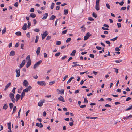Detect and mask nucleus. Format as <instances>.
<instances>
[{"instance_id":"e433bc0d","label":"nucleus","mask_w":132,"mask_h":132,"mask_svg":"<svg viewBox=\"0 0 132 132\" xmlns=\"http://www.w3.org/2000/svg\"><path fill=\"white\" fill-rule=\"evenodd\" d=\"M132 109V105H131L128 107V108L126 109V111H128L129 110Z\"/></svg>"},{"instance_id":"f03ea898","label":"nucleus","mask_w":132,"mask_h":132,"mask_svg":"<svg viewBox=\"0 0 132 132\" xmlns=\"http://www.w3.org/2000/svg\"><path fill=\"white\" fill-rule=\"evenodd\" d=\"M48 34L47 32V31H45L43 33L41 34L42 39V40H43L45 37L47 36Z\"/></svg>"},{"instance_id":"a211bd4d","label":"nucleus","mask_w":132,"mask_h":132,"mask_svg":"<svg viewBox=\"0 0 132 132\" xmlns=\"http://www.w3.org/2000/svg\"><path fill=\"white\" fill-rule=\"evenodd\" d=\"M27 24H24L22 27V29L24 30H26L27 29Z\"/></svg>"},{"instance_id":"412c9836","label":"nucleus","mask_w":132,"mask_h":132,"mask_svg":"<svg viewBox=\"0 0 132 132\" xmlns=\"http://www.w3.org/2000/svg\"><path fill=\"white\" fill-rule=\"evenodd\" d=\"M17 110V108L16 107V106H14L13 110V113L12 114H13V113H15L16 111Z\"/></svg>"},{"instance_id":"39448f33","label":"nucleus","mask_w":132,"mask_h":132,"mask_svg":"<svg viewBox=\"0 0 132 132\" xmlns=\"http://www.w3.org/2000/svg\"><path fill=\"white\" fill-rule=\"evenodd\" d=\"M26 63V61L25 60H24L22 61L20 65V68L23 67Z\"/></svg>"},{"instance_id":"864d4df0","label":"nucleus","mask_w":132,"mask_h":132,"mask_svg":"<svg viewBox=\"0 0 132 132\" xmlns=\"http://www.w3.org/2000/svg\"><path fill=\"white\" fill-rule=\"evenodd\" d=\"M117 24L118 28H119L121 27V24L120 23H117Z\"/></svg>"},{"instance_id":"5701e85b","label":"nucleus","mask_w":132,"mask_h":132,"mask_svg":"<svg viewBox=\"0 0 132 132\" xmlns=\"http://www.w3.org/2000/svg\"><path fill=\"white\" fill-rule=\"evenodd\" d=\"M26 59L27 60V61H31V60L30 59V55H28V56L26 58Z\"/></svg>"},{"instance_id":"7c9ffc66","label":"nucleus","mask_w":132,"mask_h":132,"mask_svg":"<svg viewBox=\"0 0 132 132\" xmlns=\"http://www.w3.org/2000/svg\"><path fill=\"white\" fill-rule=\"evenodd\" d=\"M77 63V62H73V64H74V65H72V67L73 68L74 67H76V66H77V64H76V63Z\"/></svg>"},{"instance_id":"aec40b11","label":"nucleus","mask_w":132,"mask_h":132,"mask_svg":"<svg viewBox=\"0 0 132 132\" xmlns=\"http://www.w3.org/2000/svg\"><path fill=\"white\" fill-rule=\"evenodd\" d=\"M21 97L20 95L18 94H17L16 96V99L17 100L16 101H17Z\"/></svg>"},{"instance_id":"e2e57ef3","label":"nucleus","mask_w":132,"mask_h":132,"mask_svg":"<svg viewBox=\"0 0 132 132\" xmlns=\"http://www.w3.org/2000/svg\"><path fill=\"white\" fill-rule=\"evenodd\" d=\"M114 69L115 70V72H116V73H118V69H117V68H114Z\"/></svg>"},{"instance_id":"2eb2a0df","label":"nucleus","mask_w":132,"mask_h":132,"mask_svg":"<svg viewBox=\"0 0 132 132\" xmlns=\"http://www.w3.org/2000/svg\"><path fill=\"white\" fill-rule=\"evenodd\" d=\"M48 14L47 13H46L44 14V16L42 18V19L44 20L46 19L48 16Z\"/></svg>"},{"instance_id":"f704fd0d","label":"nucleus","mask_w":132,"mask_h":132,"mask_svg":"<svg viewBox=\"0 0 132 132\" xmlns=\"http://www.w3.org/2000/svg\"><path fill=\"white\" fill-rule=\"evenodd\" d=\"M33 30L36 32H39L40 31V30L39 29L35 28L33 29Z\"/></svg>"},{"instance_id":"f3484780","label":"nucleus","mask_w":132,"mask_h":132,"mask_svg":"<svg viewBox=\"0 0 132 132\" xmlns=\"http://www.w3.org/2000/svg\"><path fill=\"white\" fill-rule=\"evenodd\" d=\"M76 52V51L75 50H73L72 52L71 53L70 55L72 56H74L75 55V54Z\"/></svg>"},{"instance_id":"a18cd8bd","label":"nucleus","mask_w":132,"mask_h":132,"mask_svg":"<svg viewBox=\"0 0 132 132\" xmlns=\"http://www.w3.org/2000/svg\"><path fill=\"white\" fill-rule=\"evenodd\" d=\"M89 37L87 36L86 35V36H84V40H87L88 38Z\"/></svg>"},{"instance_id":"ddd939ff","label":"nucleus","mask_w":132,"mask_h":132,"mask_svg":"<svg viewBox=\"0 0 132 132\" xmlns=\"http://www.w3.org/2000/svg\"><path fill=\"white\" fill-rule=\"evenodd\" d=\"M11 85V83L10 82H9L7 85L5 86L4 90H7L8 88Z\"/></svg>"},{"instance_id":"0eeeda50","label":"nucleus","mask_w":132,"mask_h":132,"mask_svg":"<svg viewBox=\"0 0 132 132\" xmlns=\"http://www.w3.org/2000/svg\"><path fill=\"white\" fill-rule=\"evenodd\" d=\"M23 85L26 87H27L28 85V83L26 80H24L23 82Z\"/></svg>"},{"instance_id":"f8f14e48","label":"nucleus","mask_w":132,"mask_h":132,"mask_svg":"<svg viewBox=\"0 0 132 132\" xmlns=\"http://www.w3.org/2000/svg\"><path fill=\"white\" fill-rule=\"evenodd\" d=\"M58 98L59 101H62L63 102H65V100L64 98L62 96H60Z\"/></svg>"},{"instance_id":"79ce46f5","label":"nucleus","mask_w":132,"mask_h":132,"mask_svg":"<svg viewBox=\"0 0 132 132\" xmlns=\"http://www.w3.org/2000/svg\"><path fill=\"white\" fill-rule=\"evenodd\" d=\"M54 3H53L52 4H51V9H53L54 7Z\"/></svg>"},{"instance_id":"20e7f679","label":"nucleus","mask_w":132,"mask_h":132,"mask_svg":"<svg viewBox=\"0 0 132 132\" xmlns=\"http://www.w3.org/2000/svg\"><path fill=\"white\" fill-rule=\"evenodd\" d=\"M32 88V87L30 86H29L28 88H26L24 89L23 90L25 92H27L29 91Z\"/></svg>"},{"instance_id":"09e8293b","label":"nucleus","mask_w":132,"mask_h":132,"mask_svg":"<svg viewBox=\"0 0 132 132\" xmlns=\"http://www.w3.org/2000/svg\"><path fill=\"white\" fill-rule=\"evenodd\" d=\"M18 2H16L14 4V6L16 7H17L18 6Z\"/></svg>"},{"instance_id":"423d86ee","label":"nucleus","mask_w":132,"mask_h":132,"mask_svg":"<svg viewBox=\"0 0 132 132\" xmlns=\"http://www.w3.org/2000/svg\"><path fill=\"white\" fill-rule=\"evenodd\" d=\"M16 77H19L20 75V72L19 69H17L16 70Z\"/></svg>"},{"instance_id":"c03bdc74","label":"nucleus","mask_w":132,"mask_h":132,"mask_svg":"<svg viewBox=\"0 0 132 132\" xmlns=\"http://www.w3.org/2000/svg\"><path fill=\"white\" fill-rule=\"evenodd\" d=\"M92 15L95 18H96L97 17V15L94 12L93 13Z\"/></svg>"},{"instance_id":"393cba45","label":"nucleus","mask_w":132,"mask_h":132,"mask_svg":"<svg viewBox=\"0 0 132 132\" xmlns=\"http://www.w3.org/2000/svg\"><path fill=\"white\" fill-rule=\"evenodd\" d=\"M64 14L66 15H67L68 12V9H65L64 11Z\"/></svg>"},{"instance_id":"13d9d810","label":"nucleus","mask_w":132,"mask_h":132,"mask_svg":"<svg viewBox=\"0 0 132 132\" xmlns=\"http://www.w3.org/2000/svg\"><path fill=\"white\" fill-rule=\"evenodd\" d=\"M105 42L106 44H109V46H110V41H106Z\"/></svg>"},{"instance_id":"7ed1b4c3","label":"nucleus","mask_w":132,"mask_h":132,"mask_svg":"<svg viewBox=\"0 0 132 132\" xmlns=\"http://www.w3.org/2000/svg\"><path fill=\"white\" fill-rule=\"evenodd\" d=\"M37 84L42 86H45L46 85L45 82L44 81H37Z\"/></svg>"},{"instance_id":"f257e3e1","label":"nucleus","mask_w":132,"mask_h":132,"mask_svg":"<svg viewBox=\"0 0 132 132\" xmlns=\"http://www.w3.org/2000/svg\"><path fill=\"white\" fill-rule=\"evenodd\" d=\"M42 62V60H39L38 62L36 63L35 64L33 68L34 69L36 68Z\"/></svg>"},{"instance_id":"473e14b6","label":"nucleus","mask_w":132,"mask_h":132,"mask_svg":"<svg viewBox=\"0 0 132 132\" xmlns=\"http://www.w3.org/2000/svg\"><path fill=\"white\" fill-rule=\"evenodd\" d=\"M99 5L96 4L95 6V9L97 10L98 11V10H99Z\"/></svg>"},{"instance_id":"4d7b16f0","label":"nucleus","mask_w":132,"mask_h":132,"mask_svg":"<svg viewBox=\"0 0 132 132\" xmlns=\"http://www.w3.org/2000/svg\"><path fill=\"white\" fill-rule=\"evenodd\" d=\"M106 6L107 7L108 9H110V5H109L108 4V3L106 4Z\"/></svg>"},{"instance_id":"6e6d98bb","label":"nucleus","mask_w":132,"mask_h":132,"mask_svg":"<svg viewBox=\"0 0 132 132\" xmlns=\"http://www.w3.org/2000/svg\"><path fill=\"white\" fill-rule=\"evenodd\" d=\"M25 93V92H24V91L23 90L21 94V96H24Z\"/></svg>"},{"instance_id":"a878e982","label":"nucleus","mask_w":132,"mask_h":132,"mask_svg":"<svg viewBox=\"0 0 132 132\" xmlns=\"http://www.w3.org/2000/svg\"><path fill=\"white\" fill-rule=\"evenodd\" d=\"M56 17L54 15H52L51 16V17L50 18V20H52L54 19Z\"/></svg>"},{"instance_id":"58836bf2","label":"nucleus","mask_w":132,"mask_h":132,"mask_svg":"<svg viewBox=\"0 0 132 132\" xmlns=\"http://www.w3.org/2000/svg\"><path fill=\"white\" fill-rule=\"evenodd\" d=\"M71 40V38H68L66 40V43H68Z\"/></svg>"},{"instance_id":"cd10ccee","label":"nucleus","mask_w":132,"mask_h":132,"mask_svg":"<svg viewBox=\"0 0 132 132\" xmlns=\"http://www.w3.org/2000/svg\"><path fill=\"white\" fill-rule=\"evenodd\" d=\"M15 34L17 36H21V33L20 31H18L16 32Z\"/></svg>"},{"instance_id":"603ef678","label":"nucleus","mask_w":132,"mask_h":132,"mask_svg":"<svg viewBox=\"0 0 132 132\" xmlns=\"http://www.w3.org/2000/svg\"><path fill=\"white\" fill-rule=\"evenodd\" d=\"M51 36H48L46 38V40H49L51 39Z\"/></svg>"},{"instance_id":"338daca9","label":"nucleus","mask_w":132,"mask_h":132,"mask_svg":"<svg viewBox=\"0 0 132 132\" xmlns=\"http://www.w3.org/2000/svg\"><path fill=\"white\" fill-rule=\"evenodd\" d=\"M115 50L116 51H120V49L118 47H117L116 48Z\"/></svg>"},{"instance_id":"c9c22d12","label":"nucleus","mask_w":132,"mask_h":132,"mask_svg":"<svg viewBox=\"0 0 132 132\" xmlns=\"http://www.w3.org/2000/svg\"><path fill=\"white\" fill-rule=\"evenodd\" d=\"M61 41H57L56 42V44L57 45H60L61 44Z\"/></svg>"},{"instance_id":"4468645a","label":"nucleus","mask_w":132,"mask_h":132,"mask_svg":"<svg viewBox=\"0 0 132 132\" xmlns=\"http://www.w3.org/2000/svg\"><path fill=\"white\" fill-rule=\"evenodd\" d=\"M40 49V47H39L37 48V50L36 51V53L37 54V55H39Z\"/></svg>"},{"instance_id":"bb28decb","label":"nucleus","mask_w":132,"mask_h":132,"mask_svg":"<svg viewBox=\"0 0 132 132\" xmlns=\"http://www.w3.org/2000/svg\"><path fill=\"white\" fill-rule=\"evenodd\" d=\"M13 104L12 103H10L9 104V107L11 109H12L13 107Z\"/></svg>"},{"instance_id":"9d476101","label":"nucleus","mask_w":132,"mask_h":132,"mask_svg":"<svg viewBox=\"0 0 132 132\" xmlns=\"http://www.w3.org/2000/svg\"><path fill=\"white\" fill-rule=\"evenodd\" d=\"M15 52L14 51H11L9 55L10 56H13L15 55Z\"/></svg>"},{"instance_id":"6e6552de","label":"nucleus","mask_w":132,"mask_h":132,"mask_svg":"<svg viewBox=\"0 0 132 132\" xmlns=\"http://www.w3.org/2000/svg\"><path fill=\"white\" fill-rule=\"evenodd\" d=\"M31 63V61H27V64H26V67L27 68H28L30 65Z\"/></svg>"},{"instance_id":"052dcab7","label":"nucleus","mask_w":132,"mask_h":132,"mask_svg":"<svg viewBox=\"0 0 132 132\" xmlns=\"http://www.w3.org/2000/svg\"><path fill=\"white\" fill-rule=\"evenodd\" d=\"M67 30H64L62 32V34H66V33L67 32Z\"/></svg>"},{"instance_id":"a19ab883","label":"nucleus","mask_w":132,"mask_h":132,"mask_svg":"<svg viewBox=\"0 0 132 132\" xmlns=\"http://www.w3.org/2000/svg\"><path fill=\"white\" fill-rule=\"evenodd\" d=\"M61 53L59 52H58L57 53H56L55 55V56L56 57H57L60 55Z\"/></svg>"},{"instance_id":"8fccbe9b","label":"nucleus","mask_w":132,"mask_h":132,"mask_svg":"<svg viewBox=\"0 0 132 132\" xmlns=\"http://www.w3.org/2000/svg\"><path fill=\"white\" fill-rule=\"evenodd\" d=\"M88 20L91 21H93L94 20V19L91 17H89L88 18Z\"/></svg>"},{"instance_id":"49530a36","label":"nucleus","mask_w":132,"mask_h":132,"mask_svg":"<svg viewBox=\"0 0 132 132\" xmlns=\"http://www.w3.org/2000/svg\"><path fill=\"white\" fill-rule=\"evenodd\" d=\"M84 103L86 102L87 103L88 102V101L87 100V99L86 98H85L84 99Z\"/></svg>"},{"instance_id":"69168bd1","label":"nucleus","mask_w":132,"mask_h":132,"mask_svg":"<svg viewBox=\"0 0 132 132\" xmlns=\"http://www.w3.org/2000/svg\"><path fill=\"white\" fill-rule=\"evenodd\" d=\"M33 21L34 24V25H35L36 24V22H37V21H36V20L35 19H34L33 20Z\"/></svg>"},{"instance_id":"4be33fe9","label":"nucleus","mask_w":132,"mask_h":132,"mask_svg":"<svg viewBox=\"0 0 132 132\" xmlns=\"http://www.w3.org/2000/svg\"><path fill=\"white\" fill-rule=\"evenodd\" d=\"M57 91H59V92H60V93H62L63 94H64V89H61V90H59V89H57Z\"/></svg>"},{"instance_id":"dca6fc26","label":"nucleus","mask_w":132,"mask_h":132,"mask_svg":"<svg viewBox=\"0 0 132 132\" xmlns=\"http://www.w3.org/2000/svg\"><path fill=\"white\" fill-rule=\"evenodd\" d=\"M9 97L11 99H13L14 97V95L12 93H11L9 94Z\"/></svg>"},{"instance_id":"72a5a7b5","label":"nucleus","mask_w":132,"mask_h":132,"mask_svg":"<svg viewBox=\"0 0 132 132\" xmlns=\"http://www.w3.org/2000/svg\"><path fill=\"white\" fill-rule=\"evenodd\" d=\"M122 60L119 59L118 60H116L114 61L116 63H120V62H122Z\"/></svg>"},{"instance_id":"c756f323","label":"nucleus","mask_w":132,"mask_h":132,"mask_svg":"<svg viewBox=\"0 0 132 132\" xmlns=\"http://www.w3.org/2000/svg\"><path fill=\"white\" fill-rule=\"evenodd\" d=\"M74 78L73 77H72L70 78L67 81L68 83H70L71 82V81Z\"/></svg>"},{"instance_id":"774afa93","label":"nucleus","mask_w":132,"mask_h":132,"mask_svg":"<svg viewBox=\"0 0 132 132\" xmlns=\"http://www.w3.org/2000/svg\"><path fill=\"white\" fill-rule=\"evenodd\" d=\"M34 11V8H31L30 9V12H33Z\"/></svg>"},{"instance_id":"de8ad7c7","label":"nucleus","mask_w":132,"mask_h":132,"mask_svg":"<svg viewBox=\"0 0 132 132\" xmlns=\"http://www.w3.org/2000/svg\"><path fill=\"white\" fill-rule=\"evenodd\" d=\"M124 2L123 1H122L121 2H119V5L122 6L123 4H124Z\"/></svg>"},{"instance_id":"b1692460","label":"nucleus","mask_w":132,"mask_h":132,"mask_svg":"<svg viewBox=\"0 0 132 132\" xmlns=\"http://www.w3.org/2000/svg\"><path fill=\"white\" fill-rule=\"evenodd\" d=\"M31 17L34 18L36 16V15L34 13H31L30 15Z\"/></svg>"},{"instance_id":"bf43d9fd","label":"nucleus","mask_w":132,"mask_h":132,"mask_svg":"<svg viewBox=\"0 0 132 132\" xmlns=\"http://www.w3.org/2000/svg\"><path fill=\"white\" fill-rule=\"evenodd\" d=\"M102 29L104 30H109L108 28L104 27H102Z\"/></svg>"},{"instance_id":"c85d7f7f","label":"nucleus","mask_w":132,"mask_h":132,"mask_svg":"<svg viewBox=\"0 0 132 132\" xmlns=\"http://www.w3.org/2000/svg\"><path fill=\"white\" fill-rule=\"evenodd\" d=\"M6 28H5L4 29L2 30V34H3L6 32Z\"/></svg>"},{"instance_id":"3c124183","label":"nucleus","mask_w":132,"mask_h":132,"mask_svg":"<svg viewBox=\"0 0 132 132\" xmlns=\"http://www.w3.org/2000/svg\"><path fill=\"white\" fill-rule=\"evenodd\" d=\"M55 82V81H52L50 82L49 83V85H51L54 84Z\"/></svg>"},{"instance_id":"4c0bfd02","label":"nucleus","mask_w":132,"mask_h":132,"mask_svg":"<svg viewBox=\"0 0 132 132\" xmlns=\"http://www.w3.org/2000/svg\"><path fill=\"white\" fill-rule=\"evenodd\" d=\"M86 35L89 37H90L91 36L92 34H90L89 32H88L86 34Z\"/></svg>"},{"instance_id":"6ab92c4d","label":"nucleus","mask_w":132,"mask_h":132,"mask_svg":"<svg viewBox=\"0 0 132 132\" xmlns=\"http://www.w3.org/2000/svg\"><path fill=\"white\" fill-rule=\"evenodd\" d=\"M8 107V106L7 104H6L4 105L3 106V109H6Z\"/></svg>"},{"instance_id":"5fc2aeb1","label":"nucleus","mask_w":132,"mask_h":132,"mask_svg":"<svg viewBox=\"0 0 132 132\" xmlns=\"http://www.w3.org/2000/svg\"><path fill=\"white\" fill-rule=\"evenodd\" d=\"M74 121H72L71 122H70L69 123V125L70 126H72L73 125Z\"/></svg>"},{"instance_id":"0e129e2a","label":"nucleus","mask_w":132,"mask_h":132,"mask_svg":"<svg viewBox=\"0 0 132 132\" xmlns=\"http://www.w3.org/2000/svg\"><path fill=\"white\" fill-rule=\"evenodd\" d=\"M19 45V43H17L15 45V47H18Z\"/></svg>"},{"instance_id":"9b49d317","label":"nucleus","mask_w":132,"mask_h":132,"mask_svg":"<svg viewBox=\"0 0 132 132\" xmlns=\"http://www.w3.org/2000/svg\"><path fill=\"white\" fill-rule=\"evenodd\" d=\"M43 103H44V102L42 100L40 101L38 103V106H39L40 107L42 105Z\"/></svg>"},{"instance_id":"2f4dec72","label":"nucleus","mask_w":132,"mask_h":132,"mask_svg":"<svg viewBox=\"0 0 132 132\" xmlns=\"http://www.w3.org/2000/svg\"><path fill=\"white\" fill-rule=\"evenodd\" d=\"M39 37L38 36H37L36 37V39L35 40V42L36 43L37 42L38 40Z\"/></svg>"},{"instance_id":"1a4fd4ad","label":"nucleus","mask_w":132,"mask_h":132,"mask_svg":"<svg viewBox=\"0 0 132 132\" xmlns=\"http://www.w3.org/2000/svg\"><path fill=\"white\" fill-rule=\"evenodd\" d=\"M131 118H132V115L131 114L126 117H124L123 118V119H126L127 120Z\"/></svg>"},{"instance_id":"ea45409f","label":"nucleus","mask_w":132,"mask_h":132,"mask_svg":"<svg viewBox=\"0 0 132 132\" xmlns=\"http://www.w3.org/2000/svg\"><path fill=\"white\" fill-rule=\"evenodd\" d=\"M117 38H118V37L116 36L115 38H114L112 39H110V40L114 41H115L117 39Z\"/></svg>"},{"instance_id":"680f3d73","label":"nucleus","mask_w":132,"mask_h":132,"mask_svg":"<svg viewBox=\"0 0 132 132\" xmlns=\"http://www.w3.org/2000/svg\"><path fill=\"white\" fill-rule=\"evenodd\" d=\"M26 35L27 36L28 38H30V35L29 32L27 33L26 34Z\"/></svg>"},{"instance_id":"37998d69","label":"nucleus","mask_w":132,"mask_h":132,"mask_svg":"<svg viewBox=\"0 0 132 132\" xmlns=\"http://www.w3.org/2000/svg\"><path fill=\"white\" fill-rule=\"evenodd\" d=\"M126 7H122L120 9V11L124 10L126 9Z\"/></svg>"}]
</instances>
